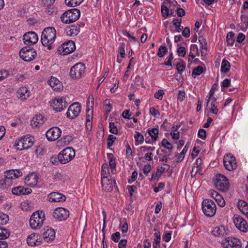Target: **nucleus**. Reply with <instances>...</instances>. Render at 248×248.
<instances>
[{
  "label": "nucleus",
  "mask_w": 248,
  "mask_h": 248,
  "mask_svg": "<svg viewBox=\"0 0 248 248\" xmlns=\"http://www.w3.org/2000/svg\"><path fill=\"white\" fill-rule=\"evenodd\" d=\"M56 38V31L53 27H49L44 29L42 32L41 41L43 46L51 50L53 48L52 44Z\"/></svg>",
  "instance_id": "1"
},
{
  "label": "nucleus",
  "mask_w": 248,
  "mask_h": 248,
  "mask_svg": "<svg viewBox=\"0 0 248 248\" xmlns=\"http://www.w3.org/2000/svg\"><path fill=\"white\" fill-rule=\"evenodd\" d=\"M45 220V214L43 211H37L31 216L30 219V225L31 229L37 230L43 225Z\"/></svg>",
  "instance_id": "2"
},
{
  "label": "nucleus",
  "mask_w": 248,
  "mask_h": 248,
  "mask_svg": "<svg viewBox=\"0 0 248 248\" xmlns=\"http://www.w3.org/2000/svg\"><path fill=\"white\" fill-rule=\"evenodd\" d=\"M80 16V11L77 9H71L63 13L61 20L63 23L68 24L74 22L78 20Z\"/></svg>",
  "instance_id": "3"
},
{
  "label": "nucleus",
  "mask_w": 248,
  "mask_h": 248,
  "mask_svg": "<svg viewBox=\"0 0 248 248\" xmlns=\"http://www.w3.org/2000/svg\"><path fill=\"white\" fill-rule=\"evenodd\" d=\"M19 55L23 60L29 62L35 59L37 52L33 47L26 46L20 50Z\"/></svg>",
  "instance_id": "4"
},
{
  "label": "nucleus",
  "mask_w": 248,
  "mask_h": 248,
  "mask_svg": "<svg viewBox=\"0 0 248 248\" xmlns=\"http://www.w3.org/2000/svg\"><path fill=\"white\" fill-rule=\"evenodd\" d=\"M214 185L220 191L226 192L229 190L230 184L227 178L222 174H217L214 180Z\"/></svg>",
  "instance_id": "5"
},
{
  "label": "nucleus",
  "mask_w": 248,
  "mask_h": 248,
  "mask_svg": "<svg viewBox=\"0 0 248 248\" xmlns=\"http://www.w3.org/2000/svg\"><path fill=\"white\" fill-rule=\"evenodd\" d=\"M202 209L206 216L212 217L216 213V205L212 200L204 199L202 202Z\"/></svg>",
  "instance_id": "6"
},
{
  "label": "nucleus",
  "mask_w": 248,
  "mask_h": 248,
  "mask_svg": "<svg viewBox=\"0 0 248 248\" xmlns=\"http://www.w3.org/2000/svg\"><path fill=\"white\" fill-rule=\"evenodd\" d=\"M75 156V150L71 147H67L59 154V162L65 164L70 162Z\"/></svg>",
  "instance_id": "7"
},
{
  "label": "nucleus",
  "mask_w": 248,
  "mask_h": 248,
  "mask_svg": "<svg viewBox=\"0 0 248 248\" xmlns=\"http://www.w3.org/2000/svg\"><path fill=\"white\" fill-rule=\"evenodd\" d=\"M67 106L66 97H57L50 102V107L56 112H61Z\"/></svg>",
  "instance_id": "8"
},
{
  "label": "nucleus",
  "mask_w": 248,
  "mask_h": 248,
  "mask_svg": "<svg viewBox=\"0 0 248 248\" xmlns=\"http://www.w3.org/2000/svg\"><path fill=\"white\" fill-rule=\"evenodd\" d=\"M85 66L81 62H78L73 66L70 71V77L75 79L80 78L84 73Z\"/></svg>",
  "instance_id": "9"
},
{
  "label": "nucleus",
  "mask_w": 248,
  "mask_h": 248,
  "mask_svg": "<svg viewBox=\"0 0 248 248\" xmlns=\"http://www.w3.org/2000/svg\"><path fill=\"white\" fill-rule=\"evenodd\" d=\"M223 248H241L242 244L240 239L236 237H227L222 242Z\"/></svg>",
  "instance_id": "10"
},
{
  "label": "nucleus",
  "mask_w": 248,
  "mask_h": 248,
  "mask_svg": "<svg viewBox=\"0 0 248 248\" xmlns=\"http://www.w3.org/2000/svg\"><path fill=\"white\" fill-rule=\"evenodd\" d=\"M223 163L225 169L229 171L234 170L237 167L236 159L231 154H226L224 156Z\"/></svg>",
  "instance_id": "11"
},
{
  "label": "nucleus",
  "mask_w": 248,
  "mask_h": 248,
  "mask_svg": "<svg viewBox=\"0 0 248 248\" xmlns=\"http://www.w3.org/2000/svg\"><path fill=\"white\" fill-rule=\"evenodd\" d=\"M69 217V211L63 207L56 208L53 212V217L59 221L66 220Z\"/></svg>",
  "instance_id": "12"
},
{
  "label": "nucleus",
  "mask_w": 248,
  "mask_h": 248,
  "mask_svg": "<svg viewBox=\"0 0 248 248\" xmlns=\"http://www.w3.org/2000/svg\"><path fill=\"white\" fill-rule=\"evenodd\" d=\"M233 221L235 227L240 231L246 232L248 231V225L247 221L240 216L234 215Z\"/></svg>",
  "instance_id": "13"
},
{
  "label": "nucleus",
  "mask_w": 248,
  "mask_h": 248,
  "mask_svg": "<svg viewBox=\"0 0 248 248\" xmlns=\"http://www.w3.org/2000/svg\"><path fill=\"white\" fill-rule=\"evenodd\" d=\"M80 111V104L78 102L74 103L68 108L66 112V116L70 119H73L78 116Z\"/></svg>",
  "instance_id": "14"
},
{
  "label": "nucleus",
  "mask_w": 248,
  "mask_h": 248,
  "mask_svg": "<svg viewBox=\"0 0 248 248\" xmlns=\"http://www.w3.org/2000/svg\"><path fill=\"white\" fill-rule=\"evenodd\" d=\"M23 40L25 45L32 46L36 44L38 41L37 34L33 31H30L24 34Z\"/></svg>",
  "instance_id": "15"
},
{
  "label": "nucleus",
  "mask_w": 248,
  "mask_h": 248,
  "mask_svg": "<svg viewBox=\"0 0 248 248\" xmlns=\"http://www.w3.org/2000/svg\"><path fill=\"white\" fill-rule=\"evenodd\" d=\"M62 131L58 127H52L49 128L46 133L47 139L50 141H55L61 135Z\"/></svg>",
  "instance_id": "16"
},
{
  "label": "nucleus",
  "mask_w": 248,
  "mask_h": 248,
  "mask_svg": "<svg viewBox=\"0 0 248 248\" xmlns=\"http://www.w3.org/2000/svg\"><path fill=\"white\" fill-rule=\"evenodd\" d=\"M61 48L62 50L63 55H67L75 50L76 46L74 41H69L63 43Z\"/></svg>",
  "instance_id": "17"
},
{
  "label": "nucleus",
  "mask_w": 248,
  "mask_h": 248,
  "mask_svg": "<svg viewBox=\"0 0 248 248\" xmlns=\"http://www.w3.org/2000/svg\"><path fill=\"white\" fill-rule=\"evenodd\" d=\"M48 201L50 202H62L66 201V197L63 194L53 192L48 195Z\"/></svg>",
  "instance_id": "18"
},
{
  "label": "nucleus",
  "mask_w": 248,
  "mask_h": 248,
  "mask_svg": "<svg viewBox=\"0 0 248 248\" xmlns=\"http://www.w3.org/2000/svg\"><path fill=\"white\" fill-rule=\"evenodd\" d=\"M113 182L114 185L116 184L115 180L109 179L108 178L101 179L103 189L106 191H111L113 188Z\"/></svg>",
  "instance_id": "19"
},
{
  "label": "nucleus",
  "mask_w": 248,
  "mask_h": 248,
  "mask_svg": "<svg viewBox=\"0 0 248 248\" xmlns=\"http://www.w3.org/2000/svg\"><path fill=\"white\" fill-rule=\"evenodd\" d=\"M47 82L54 91H59L63 88L62 82L55 77H51Z\"/></svg>",
  "instance_id": "20"
},
{
  "label": "nucleus",
  "mask_w": 248,
  "mask_h": 248,
  "mask_svg": "<svg viewBox=\"0 0 248 248\" xmlns=\"http://www.w3.org/2000/svg\"><path fill=\"white\" fill-rule=\"evenodd\" d=\"M80 25L78 24H73L66 29V34L70 36H76L79 32Z\"/></svg>",
  "instance_id": "21"
},
{
  "label": "nucleus",
  "mask_w": 248,
  "mask_h": 248,
  "mask_svg": "<svg viewBox=\"0 0 248 248\" xmlns=\"http://www.w3.org/2000/svg\"><path fill=\"white\" fill-rule=\"evenodd\" d=\"M25 182L30 186L34 187L38 183V176L33 173L30 174L25 178Z\"/></svg>",
  "instance_id": "22"
},
{
  "label": "nucleus",
  "mask_w": 248,
  "mask_h": 248,
  "mask_svg": "<svg viewBox=\"0 0 248 248\" xmlns=\"http://www.w3.org/2000/svg\"><path fill=\"white\" fill-rule=\"evenodd\" d=\"M229 230L224 226L221 225L215 227L212 231V233L215 236H224L228 233Z\"/></svg>",
  "instance_id": "23"
},
{
  "label": "nucleus",
  "mask_w": 248,
  "mask_h": 248,
  "mask_svg": "<svg viewBox=\"0 0 248 248\" xmlns=\"http://www.w3.org/2000/svg\"><path fill=\"white\" fill-rule=\"evenodd\" d=\"M38 237L39 235L38 234H31L28 237L27 239V243L28 245L31 246H38L40 245L41 242V241L38 240Z\"/></svg>",
  "instance_id": "24"
},
{
  "label": "nucleus",
  "mask_w": 248,
  "mask_h": 248,
  "mask_svg": "<svg viewBox=\"0 0 248 248\" xmlns=\"http://www.w3.org/2000/svg\"><path fill=\"white\" fill-rule=\"evenodd\" d=\"M17 93L18 97L21 100H26L30 95V92L26 87L19 88Z\"/></svg>",
  "instance_id": "25"
},
{
  "label": "nucleus",
  "mask_w": 248,
  "mask_h": 248,
  "mask_svg": "<svg viewBox=\"0 0 248 248\" xmlns=\"http://www.w3.org/2000/svg\"><path fill=\"white\" fill-rule=\"evenodd\" d=\"M44 117L41 114L36 115L32 119L31 125L34 127H40L44 122Z\"/></svg>",
  "instance_id": "26"
},
{
  "label": "nucleus",
  "mask_w": 248,
  "mask_h": 248,
  "mask_svg": "<svg viewBox=\"0 0 248 248\" xmlns=\"http://www.w3.org/2000/svg\"><path fill=\"white\" fill-rule=\"evenodd\" d=\"M22 140L24 141V146L25 149H28L34 144V138L30 135L25 136L22 137Z\"/></svg>",
  "instance_id": "27"
},
{
  "label": "nucleus",
  "mask_w": 248,
  "mask_h": 248,
  "mask_svg": "<svg viewBox=\"0 0 248 248\" xmlns=\"http://www.w3.org/2000/svg\"><path fill=\"white\" fill-rule=\"evenodd\" d=\"M43 236L46 241L48 242L54 239L55 237V232L52 228L48 229L46 231L43 232Z\"/></svg>",
  "instance_id": "28"
},
{
  "label": "nucleus",
  "mask_w": 248,
  "mask_h": 248,
  "mask_svg": "<svg viewBox=\"0 0 248 248\" xmlns=\"http://www.w3.org/2000/svg\"><path fill=\"white\" fill-rule=\"evenodd\" d=\"M237 207L241 212L246 214L248 213V203L242 200H239L237 202Z\"/></svg>",
  "instance_id": "29"
},
{
  "label": "nucleus",
  "mask_w": 248,
  "mask_h": 248,
  "mask_svg": "<svg viewBox=\"0 0 248 248\" xmlns=\"http://www.w3.org/2000/svg\"><path fill=\"white\" fill-rule=\"evenodd\" d=\"M241 21V30L243 31H246L248 28V15H242Z\"/></svg>",
  "instance_id": "30"
},
{
  "label": "nucleus",
  "mask_w": 248,
  "mask_h": 248,
  "mask_svg": "<svg viewBox=\"0 0 248 248\" xmlns=\"http://www.w3.org/2000/svg\"><path fill=\"white\" fill-rule=\"evenodd\" d=\"M147 132L152 138L153 142H155L158 137V129L156 128L148 129Z\"/></svg>",
  "instance_id": "31"
},
{
  "label": "nucleus",
  "mask_w": 248,
  "mask_h": 248,
  "mask_svg": "<svg viewBox=\"0 0 248 248\" xmlns=\"http://www.w3.org/2000/svg\"><path fill=\"white\" fill-rule=\"evenodd\" d=\"M134 139L135 140V144L136 145H138L143 143L144 137L140 132H136V134L134 135Z\"/></svg>",
  "instance_id": "32"
},
{
  "label": "nucleus",
  "mask_w": 248,
  "mask_h": 248,
  "mask_svg": "<svg viewBox=\"0 0 248 248\" xmlns=\"http://www.w3.org/2000/svg\"><path fill=\"white\" fill-rule=\"evenodd\" d=\"M230 68V63L229 62L225 59H223L221 66V72L224 73L228 72Z\"/></svg>",
  "instance_id": "33"
},
{
  "label": "nucleus",
  "mask_w": 248,
  "mask_h": 248,
  "mask_svg": "<svg viewBox=\"0 0 248 248\" xmlns=\"http://www.w3.org/2000/svg\"><path fill=\"white\" fill-rule=\"evenodd\" d=\"M234 33L232 31L228 32L226 36V41L227 45L232 46L234 43Z\"/></svg>",
  "instance_id": "34"
},
{
  "label": "nucleus",
  "mask_w": 248,
  "mask_h": 248,
  "mask_svg": "<svg viewBox=\"0 0 248 248\" xmlns=\"http://www.w3.org/2000/svg\"><path fill=\"white\" fill-rule=\"evenodd\" d=\"M107 155L108 159L109 160V166L112 169H115L116 167V161L114 155L111 153H108Z\"/></svg>",
  "instance_id": "35"
},
{
  "label": "nucleus",
  "mask_w": 248,
  "mask_h": 248,
  "mask_svg": "<svg viewBox=\"0 0 248 248\" xmlns=\"http://www.w3.org/2000/svg\"><path fill=\"white\" fill-rule=\"evenodd\" d=\"M83 0H65L66 5L70 7H76L80 5Z\"/></svg>",
  "instance_id": "36"
},
{
  "label": "nucleus",
  "mask_w": 248,
  "mask_h": 248,
  "mask_svg": "<svg viewBox=\"0 0 248 248\" xmlns=\"http://www.w3.org/2000/svg\"><path fill=\"white\" fill-rule=\"evenodd\" d=\"M182 19L175 18L173 20L172 23L176 28L177 32H180L183 30V27L181 26Z\"/></svg>",
  "instance_id": "37"
},
{
  "label": "nucleus",
  "mask_w": 248,
  "mask_h": 248,
  "mask_svg": "<svg viewBox=\"0 0 248 248\" xmlns=\"http://www.w3.org/2000/svg\"><path fill=\"white\" fill-rule=\"evenodd\" d=\"M109 174L108 168L107 164H104L102 166L101 179L108 178Z\"/></svg>",
  "instance_id": "38"
},
{
  "label": "nucleus",
  "mask_w": 248,
  "mask_h": 248,
  "mask_svg": "<svg viewBox=\"0 0 248 248\" xmlns=\"http://www.w3.org/2000/svg\"><path fill=\"white\" fill-rule=\"evenodd\" d=\"M168 52V49L165 45H161L158 48L157 55L160 57H163Z\"/></svg>",
  "instance_id": "39"
},
{
  "label": "nucleus",
  "mask_w": 248,
  "mask_h": 248,
  "mask_svg": "<svg viewBox=\"0 0 248 248\" xmlns=\"http://www.w3.org/2000/svg\"><path fill=\"white\" fill-rule=\"evenodd\" d=\"M189 146V143L188 142L186 143V145L184 147V149H183L182 151L180 153L179 155H178L177 159V162H181L185 156V155L187 152L188 148Z\"/></svg>",
  "instance_id": "40"
},
{
  "label": "nucleus",
  "mask_w": 248,
  "mask_h": 248,
  "mask_svg": "<svg viewBox=\"0 0 248 248\" xmlns=\"http://www.w3.org/2000/svg\"><path fill=\"white\" fill-rule=\"evenodd\" d=\"M24 141L22 140V138L20 139H18L16 140L14 146L15 148L19 151H22L25 150L24 146Z\"/></svg>",
  "instance_id": "41"
},
{
  "label": "nucleus",
  "mask_w": 248,
  "mask_h": 248,
  "mask_svg": "<svg viewBox=\"0 0 248 248\" xmlns=\"http://www.w3.org/2000/svg\"><path fill=\"white\" fill-rule=\"evenodd\" d=\"M161 13L162 16L163 17H168L169 15H172L173 12L172 10H170H170L169 8L165 6V5L162 4L161 5Z\"/></svg>",
  "instance_id": "42"
},
{
  "label": "nucleus",
  "mask_w": 248,
  "mask_h": 248,
  "mask_svg": "<svg viewBox=\"0 0 248 248\" xmlns=\"http://www.w3.org/2000/svg\"><path fill=\"white\" fill-rule=\"evenodd\" d=\"M15 170L14 169L6 170L4 172V177L11 179H15L16 178Z\"/></svg>",
  "instance_id": "43"
},
{
  "label": "nucleus",
  "mask_w": 248,
  "mask_h": 248,
  "mask_svg": "<svg viewBox=\"0 0 248 248\" xmlns=\"http://www.w3.org/2000/svg\"><path fill=\"white\" fill-rule=\"evenodd\" d=\"M203 72V68L201 66H199L195 67L192 71V75L193 78H196L197 76L200 75Z\"/></svg>",
  "instance_id": "44"
},
{
  "label": "nucleus",
  "mask_w": 248,
  "mask_h": 248,
  "mask_svg": "<svg viewBox=\"0 0 248 248\" xmlns=\"http://www.w3.org/2000/svg\"><path fill=\"white\" fill-rule=\"evenodd\" d=\"M156 154L158 155V157L159 158V161H165L166 162H167L168 160L170 159V158L169 157V155H163L162 154L160 153V149L157 150Z\"/></svg>",
  "instance_id": "45"
},
{
  "label": "nucleus",
  "mask_w": 248,
  "mask_h": 248,
  "mask_svg": "<svg viewBox=\"0 0 248 248\" xmlns=\"http://www.w3.org/2000/svg\"><path fill=\"white\" fill-rule=\"evenodd\" d=\"M9 236V232L7 229L0 227V239H5Z\"/></svg>",
  "instance_id": "46"
},
{
  "label": "nucleus",
  "mask_w": 248,
  "mask_h": 248,
  "mask_svg": "<svg viewBox=\"0 0 248 248\" xmlns=\"http://www.w3.org/2000/svg\"><path fill=\"white\" fill-rule=\"evenodd\" d=\"M24 187L21 186L14 187L12 190V192L14 195H21L24 194Z\"/></svg>",
  "instance_id": "47"
},
{
  "label": "nucleus",
  "mask_w": 248,
  "mask_h": 248,
  "mask_svg": "<svg viewBox=\"0 0 248 248\" xmlns=\"http://www.w3.org/2000/svg\"><path fill=\"white\" fill-rule=\"evenodd\" d=\"M124 46L125 45L124 43H121L118 49V52L122 58H124L125 57Z\"/></svg>",
  "instance_id": "48"
},
{
  "label": "nucleus",
  "mask_w": 248,
  "mask_h": 248,
  "mask_svg": "<svg viewBox=\"0 0 248 248\" xmlns=\"http://www.w3.org/2000/svg\"><path fill=\"white\" fill-rule=\"evenodd\" d=\"M120 228L123 232H126L128 229V226L125 219L124 221H120Z\"/></svg>",
  "instance_id": "49"
},
{
  "label": "nucleus",
  "mask_w": 248,
  "mask_h": 248,
  "mask_svg": "<svg viewBox=\"0 0 248 248\" xmlns=\"http://www.w3.org/2000/svg\"><path fill=\"white\" fill-rule=\"evenodd\" d=\"M155 232L154 234V242L153 243L160 244L161 241V234L159 231H157L156 229H154Z\"/></svg>",
  "instance_id": "50"
},
{
  "label": "nucleus",
  "mask_w": 248,
  "mask_h": 248,
  "mask_svg": "<svg viewBox=\"0 0 248 248\" xmlns=\"http://www.w3.org/2000/svg\"><path fill=\"white\" fill-rule=\"evenodd\" d=\"M161 144L162 146L170 151L173 149L172 145L166 139H164L162 140Z\"/></svg>",
  "instance_id": "51"
},
{
  "label": "nucleus",
  "mask_w": 248,
  "mask_h": 248,
  "mask_svg": "<svg viewBox=\"0 0 248 248\" xmlns=\"http://www.w3.org/2000/svg\"><path fill=\"white\" fill-rule=\"evenodd\" d=\"M9 221V216L5 214L0 215V225H5Z\"/></svg>",
  "instance_id": "52"
},
{
  "label": "nucleus",
  "mask_w": 248,
  "mask_h": 248,
  "mask_svg": "<svg viewBox=\"0 0 248 248\" xmlns=\"http://www.w3.org/2000/svg\"><path fill=\"white\" fill-rule=\"evenodd\" d=\"M91 108H88L86 111H87V118H86V122H87V124L88 123H90V122H91V120L93 119V107L92 106H91Z\"/></svg>",
  "instance_id": "53"
},
{
  "label": "nucleus",
  "mask_w": 248,
  "mask_h": 248,
  "mask_svg": "<svg viewBox=\"0 0 248 248\" xmlns=\"http://www.w3.org/2000/svg\"><path fill=\"white\" fill-rule=\"evenodd\" d=\"M10 74L8 70L5 69L0 70V81L5 79Z\"/></svg>",
  "instance_id": "54"
},
{
  "label": "nucleus",
  "mask_w": 248,
  "mask_h": 248,
  "mask_svg": "<svg viewBox=\"0 0 248 248\" xmlns=\"http://www.w3.org/2000/svg\"><path fill=\"white\" fill-rule=\"evenodd\" d=\"M173 59V54L170 52L169 55L166 58L164 64L167 66H172V61Z\"/></svg>",
  "instance_id": "55"
},
{
  "label": "nucleus",
  "mask_w": 248,
  "mask_h": 248,
  "mask_svg": "<svg viewBox=\"0 0 248 248\" xmlns=\"http://www.w3.org/2000/svg\"><path fill=\"white\" fill-rule=\"evenodd\" d=\"M116 137L114 136L113 135H109L108 137V138L107 139V147L108 148H109L110 147H111L114 141L116 140Z\"/></svg>",
  "instance_id": "56"
},
{
  "label": "nucleus",
  "mask_w": 248,
  "mask_h": 248,
  "mask_svg": "<svg viewBox=\"0 0 248 248\" xmlns=\"http://www.w3.org/2000/svg\"><path fill=\"white\" fill-rule=\"evenodd\" d=\"M74 139L73 136L71 135H66L62 139L63 143L65 145L69 144Z\"/></svg>",
  "instance_id": "57"
},
{
  "label": "nucleus",
  "mask_w": 248,
  "mask_h": 248,
  "mask_svg": "<svg viewBox=\"0 0 248 248\" xmlns=\"http://www.w3.org/2000/svg\"><path fill=\"white\" fill-rule=\"evenodd\" d=\"M109 132L113 134H118V129L115 124L110 122L109 124Z\"/></svg>",
  "instance_id": "58"
},
{
  "label": "nucleus",
  "mask_w": 248,
  "mask_h": 248,
  "mask_svg": "<svg viewBox=\"0 0 248 248\" xmlns=\"http://www.w3.org/2000/svg\"><path fill=\"white\" fill-rule=\"evenodd\" d=\"M123 34L128 37L130 41L133 43L138 41V39L135 37L132 36L127 31H124L123 32Z\"/></svg>",
  "instance_id": "59"
},
{
  "label": "nucleus",
  "mask_w": 248,
  "mask_h": 248,
  "mask_svg": "<svg viewBox=\"0 0 248 248\" xmlns=\"http://www.w3.org/2000/svg\"><path fill=\"white\" fill-rule=\"evenodd\" d=\"M162 173L159 171V170H157L156 171L155 173H153L151 178L150 179V181L153 180H158L159 178L161 176Z\"/></svg>",
  "instance_id": "60"
},
{
  "label": "nucleus",
  "mask_w": 248,
  "mask_h": 248,
  "mask_svg": "<svg viewBox=\"0 0 248 248\" xmlns=\"http://www.w3.org/2000/svg\"><path fill=\"white\" fill-rule=\"evenodd\" d=\"M186 69V65L185 64H182L180 62H178L176 65V69L178 71V73L180 74L185 71Z\"/></svg>",
  "instance_id": "61"
},
{
  "label": "nucleus",
  "mask_w": 248,
  "mask_h": 248,
  "mask_svg": "<svg viewBox=\"0 0 248 248\" xmlns=\"http://www.w3.org/2000/svg\"><path fill=\"white\" fill-rule=\"evenodd\" d=\"M164 94V92L163 90L160 89L158 90L157 92H156L155 94V97L156 99L158 100H162L163 98V95Z\"/></svg>",
  "instance_id": "62"
},
{
  "label": "nucleus",
  "mask_w": 248,
  "mask_h": 248,
  "mask_svg": "<svg viewBox=\"0 0 248 248\" xmlns=\"http://www.w3.org/2000/svg\"><path fill=\"white\" fill-rule=\"evenodd\" d=\"M63 178V175L61 172L55 171L53 173V179L55 181H61Z\"/></svg>",
  "instance_id": "63"
},
{
  "label": "nucleus",
  "mask_w": 248,
  "mask_h": 248,
  "mask_svg": "<svg viewBox=\"0 0 248 248\" xmlns=\"http://www.w3.org/2000/svg\"><path fill=\"white\" fill-rule=\"evenodd\" d=\"M198 136L202 140H205L206 137V131L203 129H200L198 131Z\"/></svg>",
  "instance_id": "64"
}]
</instances>
